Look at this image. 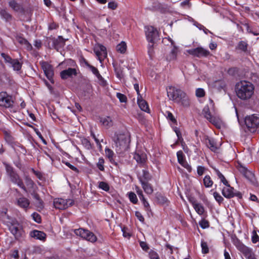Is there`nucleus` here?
<instances>
[{
  "label": "nucleus",
  "mask_w": 259,
  "mask_h": 259,
  "mask_svg": "<svg viewBox=\"0 0 259 259\" xmlns=\"http://www.w3.org/2000/svg\"><path fill=\"white\" fill-rule=\"evenodd\" d=\"M235 90L238 98L242 100H247L253 95L254 87L249 81H241L236 83Z\"/></svg>",
  "instance_id": "nucleus-1"
},
{
  "label": "nucleus",
  "mask_w": 259,
  "mask_h": 259,
  "mask_svg": "<svg viewBox=\"0 0 259 259\" xmlns=\"http://www.w3.org/2000/svg\"><path fill=\"white\" fill-rule=\"evenodd\" d=\"M226 187H224L222 189V194L226 198L230 199L235 196L238 197L239 199L242 198V194L241 192H234V188L232 187L228 183V185H225Z\"/></svg>",
  "instance_id": "nucleus-10"
},
{
  "label": "nucleus",
  "mask_w": 259,
  "mask_h": 259,
  "mask_svg": "<svg viewBox=\"0 0 259 259\" xmlns=\"http://www.w3.org/2000/svg\"><path fill=\"white\" fill-rule=\"evenodd\" d=\"M3 163L5 166L7 173L9 176L11 182L17 184L24 191L27 192V189L25 186L22 180L20 178L19 175L14 170L13 167L6 162H4Z\"/></svg>",
  "instance_id": "nucleus-4"
},
{
  "label": "nucleus",
  "mask_w": 259,
  "mask_h": 259,
  "mask_svg": "<svg viewBox=\"0 0 259 259\" xmlns=\"http://www.w3.org/2000/svg\"><path fill=\"white\" fill-rule=\"evenodd\" d=\"M177 156L178 158V161L180 164L183 163V162L186 161L184 159V155L183 152L181 150L179 151L177 153Z\"/></svg>",
  "instance_id": "nucleus-45"
},
{
  "label": "nucleus",
  "mask_w": 259,
  "mask_h": 259,
  "mask_svg": "<svg viewBox=\"0 0 259 259\" xmlns=\"http://www.w3.org/2000/svg\"><path fill=\"white\" fill-rule=\"evenodd\" d=\"M151 10L154 11H158L161 13L164 14L169 11V7L166 4L155 2L153 4Z\"/></svg>",
  "instance_id": "nucleus-18"
},
{
  "label": "nucleus",
  "mask_w": 259,
  "mask_h": 259,
  "mask_svg": "<svg viewBox=\"0 0 259 259\" xmlns=\"http://www.w3.org/2000/svg\"><path fill=\"white\" fill-rule=\"evenodd\" d=\"M169 40L171 43V45L174 46V47L170 52L169 55L166 58L167 60L168 61L176 59L178 53V48L174 45L175 43L174 41L171 39Z\"/></svg>",
  "instance_id": "nucleus-24"
},
{
  "label": "nucleus",
  "mask_w": 259,
  "mask_h": 259,
  "mask_svg": "<svg viewBox=\"0 0 259 259\" xmlns=\"http://www.w3.org/2000/svg\"><path fill=\"white\" fill-rule=\"evenodd\" d=\"M30 236L36 239L45 241L46 238V234L42 231L34 230L30 232Z\"/></svg>",
  "instance_id": "nucleus-21"
},
{
  "label": "nucleus",
  "mask_w": 259,
  "mask_h": 259,
  "mask_svg": "<svg viewBox=\"0 0 259 259\" xmlns=\"http://www.w3.org/2000/svg\"><path fill=\"white\" fill-rule=\"evenodd\" d=\"M9 7L13 9L14 11L17 12H23L24 9L22 6L18 3L15 0H11L9 2Z\"/></svg>",
  "instance_id": "nucleus-22"
},
{
  "label": "nucleus",
  "mask_w": 259,
  "mask_h": 259,
  "mask_svg": "<svg viewBox=\"0 0 259 259\" xmlns=\"http://www.w3.org/2000/svg\"><path fill=\"white\" fill-rule=\"evenodd\" d=\"M17 205L24 209H27L30 204L29 200L25 197H20L17 199Z\"/></svg>",
  "instance_id": "nucleus-25"
},
{
  "label": "nucleus",
  "mask_w": 259,
  "mask_h": 259,
  "mask_svg": "<svg viewBox=\"0 0 259 259\" xmlns=\"http://www.w3.org/2000/svg\"><path fill=\"white\" fill-rule=\"evenodd\" d=\"M140 200L142 201L143 204L145 207L146 210H149L150 208V205L149 203L146 201V199L145 198L144 196H142V197H140Z\"/></svg>",
  "instance_id": "nucleus-59"
},
{
  "label": "nucleus",
  "mask_w": 259,
  "mask_h": 259,
  "mask_svg": "<svg viewBox=\"0 0 259 259\" xmlns=\"http://www.w3.org/2000/svg\"><path fill=\"white\" fill-rule=\"evenodd\" d=\"M14 101L12 96L9 95L6 92L0 93V106L5 108L13 106Z\"/></svg>",
  "instance_id": "nucleus-14"
},
{
  "label": "nucleus",
  "mask_w": 259,
  "mask_h": 259,
  "mask_svg": "<svg viewBox=\"0 0 259 259\" xmlns=\"http://www.w3.org/2000/svg\"><path fill=\"white\" fill-rule=\"evenodd\" d=\"M189 54L196 57H206L210 54L208 50L204 49L202 47H198L195 49H190L188 51Z\"/></svg>",
  "instance_id": "nucleus-15"
},
{
  "label": "nucleus",
  "mask_w": 259,
  "mask_h": 259,
  "mask_svg": "<svg viewBox=\"0 0 259 259\" xmlns=\"http://www.w3.org/2000/svg\"><path fill=\"white\" fill-rule=\"evenodd\" d=\"M116 50L121 53H124L126 50V45L125 42L122 41L116 46Z\"/></svg>",
  "instance_id": "nucleus-40"
},
{
  "label": "nucleus",
  "mask_w": 259,
  "mask_h": 259,
  "mask_svg": "<svg viewBox=\"0 0 259 259\" xmlns=\"http://www.w3.org/2000/svg\"><path fill=\"white\" fill-rule=\"evenodd\" d=\"M113 141L116 147V151L120 153L125 151L130 143L129 136L127 134H118L115 135Z\"/></svg>",
  "instance_id": "nucleus-3"
},
{
  "label": "nucleus",
  "mask_w": 259,
  "mask_h": 259,
  "mask_svg": "<svg viewBox=\"0 0 259 259\" xmlns=\"http://www.w3.org/2000/svg\"><path fill=\"white\" fill-rule=\"evenodd\" d=\"M105 152L106 156L109 159L110 162L117 165V163L113 159V156L114 155L113 151L111 149L106 148L105 150Z\"/></svg>",
  "instance_id": "nucleus-32"
},
{
  "label": "nucleus",
  "mask_w": 259,
  "mask_h": 259,
  "mask_svg": "<svg viewBox=\"0 0 259 259\" xmlns=\"http://www.w3.org/2000/svg\"><path fill=\"white\" fill-rule=\"evenodd\" d=\"M8 228L16 240H20L25 236V232L23 227L17 220L10 225Z\"/></svg>",
  "instance_id": "nucleus-5"
},
{
  "label": "nucleus",
  "mask_w": 259,
  "mask_h": 259,
  "mask_svg": "<svg viewBox=\"0 0 259 259\" xmlns=\"http://www.w3.org/2000/svg\"><path fill=\"white\" fill-rule=\"evenodd\" d=\"M40 64L47 78L51 82V83H54V81L53 76L54 73L52 65L46 61L41 62H40Z\"/></svg>",
  "instance_id": "nucleus-12"
},
{
  "label": "nucleus",
  "mask_w": 259,
  "mask_h": 259,
  "mask_svg": "<svg viewBox=\"0 0 259 259\" xmlns=\"http://www.w3.org/2000/svg\"><path fill=\"white\" fill-rule=\"evenodd\" d=\"M167 119L170 120L173 124L177 125V121L176 119L175 118L173 114L169 111L167 112Z\"/></svg>",
  "instance_id": "nucleus-50"
},
{
  "label": "nucleus",
  "mask_w": 259,
  "mask_h": 259,
  "mask_svg": "<svg viewBox=\"0 0 259 259\" xmlns=\"http://www.w3.org/2000/svg\"><path fill=\"white\" fill-rule=\"evenodd\" d=\"M113 67L114 68V71L116 73V76L121 79L123 77V69L120 65L117 64L113 63Z\"/></svg>",
  "instance_id": "nucleus-33"
},
{
  "label": "nucleus",
  "mask_w": 259,
  "mask_h": 259,
  "mask_svg": "<svg viewBox=\"0 0 259 259\" xmlns=\"http://www.w3.org/2000/svg\"><path fill=\"white\" fill-rule=\"evenodd\" d=\"M99 188L105 191H108L110 188L108 184L105 182H100L99 183Z\"/></svg>",
  "instance_id": "nucleus-46"
},
{
  "label": "nucleus",
  "mask_w": 259,
  "mask_h": 259,
  "mask_svg": "<svg viewBox=\"0 0 259 259\" xmlns=\"http://www.w3.org/2000/svg\"><path fill=\"white\" fill-rule=\"evenodd\" d=\"M193 207L199 215H202L204 213V207L201 203L198 202L196 204H195Z\"/></svg>",
  "instance_id": "nucleus-38"
},
{
  "label": "nucleus",
  "mask_w": 259,
  "mask_h": 259,
  "mask_svg": "<svg viewBox=\"0 0 259 259\" xmlns=\"http://www.w3.org/2000/svg\"><path fill=\"white\" fill-rule=\"evenodd\" d=\"M216 171V173L219 177V178L220 179L222 183H223L225 185H228V182L226 179L224 175L218 169L215 170Z\"/></svg>",
  "instance_id": "nucleus-43"
},
{
  "label": "nucleus",
  "mask_w": 259,
  "mask_h": 259,
  "mask_svg": "<svg viewBox=\"0 0 259 259\" xmlns=\"http://www.w3.org/2000/svg\"><path fill=\"white\" fill-rule=\"evenodd\" d=\"M251 240L253 243H255L259 241V236H258L255 230H253L252 232V236Z\"/></svg>",
  "instance_id": "nucleus-58"
},
{
  "label": "nucleus",
  "mask_w": 259,
  "mask_h": 259,
  "mask_svg": "<svg viewBox=\"0 0 259 259\" xmlns=\"http://www.w3.org/2000/svg\"><path fill=\"white\" fill-rule=\"evenodd\" d=\"M117 98L119 100L120 102L121 103H126L127 102V97L126 96L120 93H117L116 94Z\"/></svg>",
  "instance_id": "nucleus-51"
},
{
  "label": "nucleus",
  "mask_w": 259,
  "mask_h": 259,
  "mask_svg": "<svg viewBox=\"0 0 259 259\" xmlns=\"http://www.w3.org/2000/svg\"><path fill=\"white\" fill-rule=\"evenodd\" d=\"M203 111L204 112V116L205 118H206L208 120H209L210 119H211L212 118V116L211 115V114L209 110V109L208 108H207L206 109H204Z\"/></svg>",
  "instance_id": "nucleus-61"
},
{
  "label": "nucleus",
  "mask_w": 259,
  "mask_h": 259,
  "mask_svg": "<svg viewBox=\"0 0 259 259\" xmlns=\"http://www.w3.org/2000/svg\"><path fill=\"white\" fill-rule=\"evenodd\" d=\"M235 244L238 249L240 250L245 256L247 259H255L256 258L254 254L251 249L248 247L245 246L243 243L237 240Z\"/></svg>",
  "instance_id": "nucleus-11"
},
{
  "label": "nucleus",
  "mask_w": 259,
  "mask_h": 259,
  "mask_svg": "<svg viewBox=\"0 0 259 259\" xmlns=\"http://www.w3.org/2000/svg\"><path fill=\"white\" fill-rule=\"evenodd\" d=\"M54 48L58 50L59 48L63 47L65 45L66 39L62 36H59L57 38L52 39Z\"/></svg>",
  "instance_id": "nucleus-20"
},
{
  "label": "nucleus",
  "mask_w": 259,
  "mask_h": 259,
  "mask_svg": "<svg viewBox=\"0 0 259 259\" xmlns=\"http://www.w3.org/2000/svg\"><path fill=\"white\" fill-rule=\"evenodd\" d=\"M205 95L204 90L201 88H198L196 91V96L198 98L203 97Z\"/></svg>",
  "instance_id": "nucleus-53"
},
{
  "label": "nucleus",
  "mask_w": 259,
  "mask_h": 259,
  "mask_svg": "<svg viewBox=\"0 0 259 259\" xmlns=\"http://www.w3.org/2000/svg\"><path fill=\"white\" fill-rule=\"evenodd\" d=\"M1 56L4 59L6 62L11 63L13 61V59L8 55L5 53H2Z\"/></svg>",
  "instance_id": "nucleus-56"
},
{
  "label": "nucleus",
  "mask_w": 259,
  "mask_h": 259,
  "mask_svg": "<svg viewBox=\"0 0 259 259\" xmlns=\"http://www.w3.org/2000/svg\"><path fill=\"white\" fill-rule=\"evenodd\" d=\"M104 163L105 160L103 158L101 157L99 159L98 162L97 163V166L101 171H104Z\"/></svg>",
  "instance_id": "nucleus-47"
},
{
  "label": "nucleus",
  "mask_w": 259,
  "mask_h": 259,
  "mask_svg": "<svg viewBox=\"0 0 259 259\" xmlns=\"http://www.w3.org/2000/svg\"><path fill=\"white\" fill-rule=\"evenodd\" d=\"M150 259H159L158 254L155 251L151 250L149 253Z\"/></svg>",
  "instance_id": "nucleus-60"
},
{
  "label": "nucleus",
  "mask_w": 259,
  "mask_h": 259,
  "mask_svg": "<svg viewBox=\"0 0 259 259\" xmlns=\"http://www.w3.org/2000/svg\"><path fill=\"white\" fill-rule=\"evenodd\" d=\"M134 159L139 163L144 164L146 162V155L145 153H136L134 156Z\"/></svg>",
  "instance_id": "nucleus-28"
},
{
  "label": "nucleus",
  "mask_w": 259,
  "mask_h": 259,
  "mask_svg": "<svg viewBox=\"0 0 259 259\" xmlns=\"http://www.w3.org/2000/svg\"><path fill=\"white\" fill-rule=\"evenodd\" d=\"M141 183L142 186V188L144 189L145 193L148 194H151L153 192V188L150 184L148 182L145 181L141 180Z\"/></svg>",
  "instance_id": "nucleus-27"
},
{
  "label": "nucleus",
  "mask_w": 259,
  "mask_h": 259,
  "mask_svg": "<svg viewBox=\"0 0 259 259\" xmlns=\"http://www.w3.org/2000/svg\"><path fill=\"white\" fill-rule=\"evenodd\" d=\"M74 201L72 199H63L62 198L55 199L54 201V207L59 209H65L72 206Z\"/></svg>",
  "instance_id": "nucleus-13"
},
{
  "label": "nucleus",
  "mask_w": 259,
  "mask_h": 259,
  "mask_svg": "<svg viewBox=\"0 0 259 259\" xmlns=\"http://www.w3.org/2000/svg\"><path fill=\"white\" fill-rule=\"evenodd\" d=\"M100 121L107 128H109L113 125V121L111 117L110 116L100 118Z\"/></svg>",
  "instance_id": "nucleus-29"
},
{
  "label": "nucleus",
  "mask_w": 259,
  "mask_h": 259,
  "mask_svg": "<svg viewBox=\"0 0 259 259\" xmlns=\"http://www.w3.org/2000/svg\"><path fill=\"white\" fill-rule=\"evenodd\" d=\"M89 68L91 69V70L92 71L93 73L96 76V77L98 78V79H99L100 80L103 79V77L100 74V73L97 68H96L95 67H94L91 65L89 67Z\"/></svg>",
  "instance_id": "nucleus-42"
},
{
  "label": "nucleus",
  "mask_w": 259,
  "mask_h": 259,
  "mask_svg": "<svg viewBox=\"0 0 259 259\" xmlns=\"http://www.w3.org/2000/svg\"><path fill=\"white\" fill-rule=\"evenodd\" d=\"M247 48L248 44L246 41H240L238 42L236 49L243 52H246L247 51Z\"/></svg>",
  "instance_id": "nucleus-35"
},
{
  "label": "nucleus",
  "mask_w": 259,
  "mask_h": 259,
  "mask_svg": "<svg viewBox=\"0 0 259 259\" xmlns=\"http://www.w3.org/2000/svg\"><path fill=\"white\" fill-rule=\"evenodd\" d=\"M169 90L167 95L170 99L184 107L189 106L190 99L184 91L175 87L170 88Z\"/></svg>",
  "instance_id": "nucleus-2"
},
{
  "label": "nucleus",
  "mask_w": 259,
  "mask_h": 259,
  "mask_svg": "<svg viewBox=\"0 0 259 259\" xmlns=\"http://www.w3.org/2000/svg\"><path fill=\"white\" fill-rule=\"evenodd\" d=\"M74 232L76 235L79 236L89 241L94 242L97 240V237L95 234L88 230L79 228L74 230Z\"/></svg>",
  "instance_id": "nucleus-9"
},
{
  "label": "nucleus",
  "mask_w": 259,
  "mask_h": 259,
  "mask_svg": "<svg viewBox=\"0 0 259 259\" xmlns=\"http://www.w3.org/2000/svg\"><path fill=\"white\" fill-rule=\"evenodd\" d=\"M63 162L64 163H65V164L66 165H67L68 167H69L71 170L74 171L76 173H79V171L77 169V168H76L74 166H73L72 164H71L69 162H64V161H63Z\"/></svg>",
  "instance_id": "nucleus-62"
},
{
  "label": "nucleus",
  "mask_w": 259,
  "mask_h": 259,
  "mask_svg": "<svg viewBox=\"0 0 259 259\" xmlns=\"http://www.w3.org/2000/svg\"><path fill=\"white\" fill-rule=\"evenodd\" d=\"M205 142L207 147L211 151H215L217 150V146L212 139H209L207 137L205 139Z\"/></svg>",
  "instance_id": "nucleus-31"
},
{
  "label": "nucleus",
  "mask_w": 259,
  "mask_h": 259,
  "mask_svg": "<svg viewBox=\"0 0 259 259\" xmlns=\"http://www.w3.org/2000/svg\"><path fill=\"white\" fill-rule=\"evenodd\" d=\"M117 7V4L114 2H110L108 4V8L111 10H115Z\"/></svg>",
  "instance_id": "nucleus-64"
},
{
  "label": "nucleus",
  "mask_w": 259,
  "mask_h": 259,
  "mask_svg": "<svg viewBox=\"0 0 259 259\" xmlns=\"http://www.w3.org/2000/svg\"><path fill=\"white\" fill-rule=\"evenodd\" d=\"M245 124L248 130L251 133H254L259 128V117L252 115L246 116L244 119Z\"/></svg>",
  "instance_id": "nucleus-6"
},
{
  "label": "nucleus",
  "mask_w": 259,
  "mask_h": 259,
  "mask_svg": "<svg viewBox=\"0 0 259 259\" xmlns=\"http://www.w3.org/2000/svg\"><path fill=\"white\" fill-rule=\"evenodd\" d=\"M210 122L213 124L215 126H220V121L218 119L216 118L215 117L212 116L209 120H208Z\"/></svg>",
  "instance_id": "nucleus-57"
},
{
  "label": "nucleus",
  "mask_w": 259,
  "mask_h": 259,
  "mask_svg": "<svg viewBox=\"0 0 259 259\" xmlns=\"http://www.w3.org/2000/svg\"><path fill=\"white\" fill-rule=\"evenodd\" d=\"M145 28L147 39L150 43L154 44L159 39V32L156 28L152 26H146Z\"/></svg>",
  "instance_id": "nucleus-7"
},
{
  "label": "nucleus",
  "mask_w": 259,
  "mask_h": 259,
  "mask_svg": "<svg viewBox=\"0 0 259 259\" xmlns=\"http://www.w3.org/2000/svg\"><path fill=\"white\" fill-rule=\"evenodd\" d=\"M10 64L15 71H19L22 68V64L18 59H13Z\"/></svg>",
  "instance_id": "nucleus-37"
},
{
  "label": "nucleus",
  "mask_w": 259,
  "mask_h": 259,
  "mask_svg": "<svg viewBox=\"0 0 259 259\" xmlns=\"http://www.w3.org/2000/svg\"><path fill=\"white\" fill-rule=\"evenodd\" d=\"M213 197L215 200L219 203V204H221L224 201L223 197L218 192H214L213 193Z\"/></svg>",
  "instance_id": "nucleus-48"
},
{
  "label": "nucleus",
  "mask_w": 259,
  "mask_h": 259,
  "mask_svg": "<svg viewBox=\"0 0 259 259\" xmlns=\"http://www.w3.org/2000/svg\"><path fill=\"white\" fill-rule=\"evenodd\" d=\"M156 200L159 204H164L167 201V199L165 196L158 193L156 194Z\"/></svg>",
  "instance_id": "nucleus-36"
},
{
  "label": "nucleus",
  "mask_w": 259,
  "mask_h": 259,
  "mask_svg": "<svg viewBox=\"0 0 259 259\" xmlns=\"http://www.w3.org/2000/svg\"><path fill=\"white\" fill-rule=\"evenodd\" d=\"M17 220L10 217L7 213V209L4 208L0 211V221L8 227Z\"/></svg>",
  "instance_id": "nucleus-16"
},
{
  "label": "nucleus",
  "mask_w": 259,
  "mask_h": 259,
  "mask_svg": "<svg viewBox=\"0 0 259 259\" xmlns=\"http://www.w3.org/2000/svg\"><path fill=\"white\" fill-rule=\"evenodd\" d=\"M32 217L33 218V219L35 222H36L37 223H41V219L40 215L37 213V212H34L32 214Z\"/></svg>",
  "instance_id": "nucleus-55"
},
{
  "label": "nucleus",
  "mask_w": 259,
  "mask_h": 259,
  "mask_svg": "<svg viewBox=\"0 0 259 259\" xmlns=\"http://www.w3.org/2000/svg\"><path fill=\"white\" fill-rule=\"evenodd\" d=\"M128 198L130 201L134 204L138 202V198L135 193L131 192L128 193Z\"/></svg>",
  "instance_id": "nucleus-49"
},
{
  "label": "nucleus",
  "mask_w": 259,
  "mask_h": 259,
  "mask_svg": "<svg viewBox=\"0 0 259 259\" xmlns=\"http://www.w3.org/2000/svg\"><path fill=\"white\" fill-rule=\"evenodd\" d=\"M16 40L21 45L25 46L27 50H31L32 47L31 45L25 38L21 36H17L16 37Z\"/></svg>",
  "instance_id": "nucleus-26"
},
{
  "label": "nucleus",
  "mask_w": 259,
  "mask_h": 259,
  "mask_svg": "<svg viewBox=\"0 0 259 259\" xmlns=\"http://www.w3.org/2000/svg\"><path fill=\"white\" fill-rule=\"evenodd\" d=\"M152 179V176L149 174V172L146 170H143V175L142 177L140 179V181H145L146 182H148L151 180Z\"/></svg>",
  "instance_id": "nucleus-39"
},
{
  "label": "nucleus",
  "mask_w": 259,
  "mask_h": 259,
  "mask_svg": "<svg viewBox=\"0 0 259 259\" xmlns=\"http://www.w3.org/2000/svg\"><path fill=\"white\" fill-rule=\"evenodd\" d=\"M203 184L205 187L209 188L212 186L213 181L211 179L209 176H205L203 179Z\"/></svg>",
  "instance_id": "nucleus-41"
},
{
  "label": "nucleus",
  "mask_w": 259,
  "mask_h": 259,
  "mask_svg": "<svg viewBox=\"0 0 259 259\" xmlns=\"http://www.w3.org/2000/svg\"><path fill=\"white\" fill-rule=\"evenodd\" d=\"M201 246L202 248V252L203 254H206L209 252V248L207 242L203 240L201 241Z\"/></svg>",
  "instance_id": "nucleus-44"
},
{
  "label": "nucleus",
  "mask_w": 259,
  "mask_h": 259,
  "mask_svg": "<svg viewBox=\"0 0 259 259\" xmlns=\"http://www.w3.org/2000/svg\"><path fill=\"white\" fill-rule=\"evenodd\" d=\"M0 15L6 21H10L12 19V16L5 9L0 8Z\"/></svg>",
  "instance_id": "nucleus-34"
},
{
  "label": "nucleus",
  "mask_w": 259,
  "mask_h": 259,
  "mask_svg": "<svg viewBox=\"0 0 259 259\" xmlns=\"http://www.w3.org/2000/svg\"><path fill=\"white\" fill-rule=\"evenodd\" d=\"M199 225L202 229H205L208 228L209 226V223L208 221L202 219L199 222Z\"/></svg>",
  "instance_id": "nucleus-52"
},
{
  "label": "nucleus",
  "mask_w": 259,
  "mask_h": 259,
  "mask_svg": "<svg viewBox=\"0 0 259 259\" xmlns=\"http://www.w3.org/2000/svg\"><path fill=\"white\" fill-rule=\"evenodd\" d=\"M31 194L33 198L35 200L36 206L42 209L44 207V202L39 197V194L35 190H33L31 193Z\"/></svg>",
  "instance_id": "nucleus-23"
},
{
  "label": "nucleus",
  "mask_w": 259,
  "mask_h": 259,
  "mask_svg": "<svg viewBox=\"0 0 259 259\" xmlns=\"http://www.w3.org/2000/svg\"><path fill=\"white\" fill-rule=\"evenodd\" d=\"M94 51L101 62L107 57L106 48L102 45L98 44L94 48Z\"/></svg>",
  "instance_id": "nucleus-17"
},
{
  "label": "nucleus",
  "mask_w": 259,
  "mask_h": 259,
  "mask_svg": "<svg viewBox=\"0 0 259 259\" xmlns=\"http://www.w3.org/2000/svg\"><path fill=\"white\" fill-rule=\"evenodd\" d=\"M77 70L75 68H69L67 69L64 70L60 72V76L62 79H66L69 77H72L73 75H77Z\"/></svg>",
  "instance_id": "nucleus-19"
},
{
  "label": "nucleus",
  "mask_w": 259,
  "mask_h": 259,
  "mask_svg": "<svg viewBox=\"0 0 259 259\" xmlns=\"http://www.w3.org/2000/svg\"><path fill=\"white\" fill-rule=\"evenodd\" d=\"M25 180L27 186L30 187H33V186L34 185V183L29 177H26Z\"/></svg>",
  "instance_id": "nucleus-63"
},
{
  "label": "nucleus",
  "mask_w": 259,
  "mask_h": 259,
  "mask_svg": "<svg viewBox=\"0 0 259 259\" xmlns=\"http://www.w3.org/2000/svg\"><path fill=\"white\" fill-rule=\"evenodd\" d=\"M82 144L88 150H90L92 148V145L90 142L87 139H84L82 140Z\"/></svg>",
  "instance_id": "nucleus-54"
},
{
  "label": "nucleus",
  "mask_w": 259,
  "mask_h": 259,
  "mask_svg": "<svg viewBox=\"0 0 259 259\" xmlns=\"http://www.w3.org/2000/svg\"><path fill=\"white\" fill-rule=\"evenodd\" d=\"M138 104L139 105V107L142 110L148 113L150 112V109L149 108L148 104L146 101L143 99H140L138 97Z\"/></svg>",
  "instance_id": "nucleus-30"
},
{
  "label": "nucleus",
  "mask_w": 259,
  "mask_h": 259,
  "mask_svg": "<svg viewBox=\"0 0 259 259\" xmlns=\"http://www.w3.org/2000/svg\"><path fill=\"white\" fill-rule=\"evenodd\" d=\"M74 232L76 235L79 236L89 241L94 242L97 240V237L95 234L88 230L79 228L74 230Z\"/></svg>",
  "instance_id": "nucleus-8"
}]
</instances>
